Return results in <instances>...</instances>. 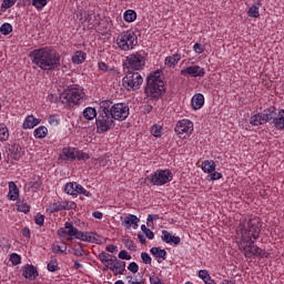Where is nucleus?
<instances>
[{"label": "nucleus", "mask_w": 284, "mask_h": 284, "mask_svg": "<svg viewBox=\"0 0 284 284\" xmlns=\"http://www.w3.org/2000/svg\"><path fill=\"white\" fill-rule=\"evenodd\" d=\"M182 57L181 53L176 52L172 55H168L164 59V65L166 68H176L179 65V61H181Z\"/></svg>", "instance_id": "nucleus-19"}, {"label": "nucleus", "mask_w": 284, "mask_h": 284, "mask_svg": "<svg viewBox=\"0 0 284 284\" xmlns=\"http://www.w3.org/2000/svg\"><path fill=\"white\" fill-rule=\"evenodd\" d=\"M0 32L4 37H8V34H10L12 32V24H10L8 22L2 23L0 27Z\"/></svg>", "instance_id": "nucleus-41"}, {"label": "nucleus", "mask_w": 284, "mask_h": 284, "mask_svg": "<svg viewBox=\"0 0 284 284\" xmlns=\"http://www.w3.org/2000/svg\"><path fill=\"white\" fill-rule=\"evenodd\" d=\"M126 247L128 250H130V252H135L136 251V244H134V241L129 240L126 242Z\"/></svg>", "instance_id": "nucleus-57"}, {"label": "nucleus", "mask_w": 284, "mask_h": 284, "mask_svg": "<svg viewBox=\"0 0 284 284\" xmlns=\"http://www.w3.org/2000/svg\"><path fill=\"white\" fill-rule=\"evenodd\" d=\"M10 262L12 263V265H21V255L12 253L10 255Z\"/></svg>", "instance_id": "nucleus-48"}, {"label": "nucleus", "mask_w": 284, "mask_h": 284, "mask_svg": "<svg viewBox=\"0 0 284 284\" xmlns=\"http://www.w3.org/2000/svg\"><path fill=\"white\" fill-rule=\"evenodd\" d=\"M89 159H90V154L75 149V160L88 161Z\"/></svg>", "instance_id": "nucleus-43"}, {"label": "nucleus", "mask_w": 284, "mask_h": 284, "mask_svg": "<svg viewBox=\"0 0 284 284\" xmlns=\"http://www.w3.org/2000/svg\"><path fill=\"white\" fill-rule=\"evenodd\" d=\"M85 97L83 90L79 88H68L60 94V103L63 105H79V101H81Z\"/></svg>", "instance_id": "nucleus-7"}, {"label": "nucleus", "mask_w": 284, "mask_h": 284, "mask_svg": "<svg viewBox=\"0 0 284 284\" xmlns=\"http://www.w3.org/2000/svg\"><path fill=\"white\" fill-rule=\"evenodd\" d=\"M193 52H195V54H203V52H205V44L196 42L193 45Z\"/></svg>", "instance_id": "nucleus-45"}, {"label": "nucleus", "mask_w": 284, "mask_h": 284, "mask_svg": "<svg viewBox=\"0 0 284 284\" xmlns=\"http://www.w3.org/2000/svg\"><path fill=\"white\" fill-rule=\"evenodd\" d=\"M41 123L40 119L34 118V115H28L22 124L23 130H32V128H37Z\"/></svg>", "instance_id": "nucleus-21"}, {"label": "nucleus", "mask_w": 284, "mask_h": 284, "mask_svg": "<svg viewBox=\"0 0 284 284\" xmlns=\"http://www.w3.org/2000/svg\"><path fill=\"white\" fill-rule=\"evenodd\" d=\"M146 181H149L151 185L161 187L174 181V174H172L170 169H158L155 172L148 175Z\"/></svg>", "instance_id": "nucleus-6"}, {"label": "nucleus", "mask_w": 284, "mask_h": 284, "mask_svg": "<svg viewBox=\"0 0 284 284\" xmlns=\"http://www.w3.org/2000/svg\"><path fill=\"white\" fill-rule=\"evenodd\" d=\"M33 136L36 139H45L48 136V128L45 125H40L33 131Z\"/></svg>", "instance_id": "nucleus-30"}, {"label": "nucleus", "mask_w": 284, "mask_h": 284, "mask_svg": "<svg viewBox=\"0 0 284 284\" xmlns=\"http://www.w3.org/2000/svg\"><path fill=\"white\" fill-rule=\"evenodd\" d=\"M110 256H112V255H110L106 252H102V253L99 254L98 258H99V261H101V263L103 265H105L108 262H110Z\"/></svg>", "instance_id": "nucleus-49"}, {"label": "nucleus", "mask_w": 284, "mask_h": 284, "mask_svg": "<svg viewBox=\"0 0 284 284\" xmlns=\"http://www.w3.org/2000/svg\"><path fill=\"white\" fill-rule=\"evenodd\" d=\"M174 132L179 139H190L194 132V122L183 119L176 122Z\"/></svg>", "instance_id": "nucleus-11"}, {"label": "nucleus", "mask_w": 284, "mask_h": 284, "mask_svg": "<svg viewBox=\"0 0 284 284\" xmlns=\"http://www.w3.org/2000/svg\"><path fill=\"white\" fill-rule=\"evenodd\" d=\"M272 120L276 130H284V110H280L278 113L275 111V115Z\"/></svg>", "instance_id": "nucleus-20"}, {"label": "nucleus", "mask_w": 284, "mask_h": 284, "mask_svg": "<svg viewBox=\"0 0 284 284\" xmlns=\"http://www.w3.org/2000/svg\"><path fill=\"white\" fill-rule=\"evenodd\" d=\"M60 232L62 234H67V236H74V239H78V241H83L85 243H101V236L97 233L92 232H81L74 225H72L70 222L64 223V227L60 229Z\"/></svg>", "instance_id": "nucleus-4"}, {"label": "nucleus", "mask_w": 284, "mask_h": 284, "mask_svg": "<svg viewBox=\"0 0 284 284\" xmlns=\"http://www.w3.org/2000/svg\"><path fill=\"white\" fill-rule=\"evenodd\" d=\"M236 234L240 236V250L245 258H270L267 251L255 245L261 236V220L254 217L241 221L236 227Z\"/></svg>", "instance_id": "nucleus-1"}, {"label": "nucleus", "mask_w": 284, "mask_h": 284, "mask_svg": "<svg viewBox=\"0 0 284 284\" xmlns=\"http://www.w3.org/2000/svg\"><path fill=\"white\" fill-rule=\"evenodd\" d=\"M18 212H23V214H29L30 212V204L26 201H18L17 202Z\"/></svg>", "instance_id": "nucleus-37"}, {"label": "nucleus", "mask_w": 284, "mask_h": 284, "mask_svg": "<svg viewBox=\"0 0 284 284\" xmlns=\"http://www.w3.org/2000/svg\"><path fill=\"white\" fill-rule=\"evenodd\" d=\"M128 270L129 272H132V274H136L139 272V264H136V262H131L128 265Z\"/></svg>", "instance_id": "nucleus-53"}, {"label": "nucleus", "mask_w": 284, "mask_h": 284, "mask_svg": "<svg viewBox=\"0 0 284 284\" xmlns=\"http://www.w3.org/2000/svg\"><path fill=\"white\" fill-rule=\"evenodd\" d=\"M140 222L141 220L136 215L130 214L123 219L122 225L126 230H130V227H132V230H139Z\"/></svg>", "instance_id": "nucleus-16"}, {"label": "nucleus", "mask_w": 284, "mask_h": 284, "mask_svg": "<svg viewBox=\"0 0 284 284\" xmlns=\"http://www.w3.org/2000/svg\"><path fill=\"white\" fill-rule=\"evenodd\" d=\"M222 284H236V281H234V280H223Z\"/></svg>", "instance_id": "nucleus-64"}, {"label": "nucleus", "mask_w": 284, "mask_h": 284, "mask_svg": "<svg viewBox=\"0 0 284 284\" xmlns=\"http://www.w3.org/2000/svg\"><path fill=\"white\" fill-rule=\"evenodd\" d=\"M138 239H139V241H140V243H141L142 245H145V243H146L145 235H143V234H138Z\"/></svg>", "instance_id": "nucleus-62"}, {"label": "nucleus", "mask_w": 284, "mask_h": 284, "mask_svg": "<svg viewBox=\"0 0 284 284\" xmlns=\"http://www.w3.org/2000/svg\"><path fill=\"white\" fill-rule=\"evenodd\" d=\"M191 105L192 108H203L205 105V97L202 93L193 95Z\"/></svg>", "instance_id": "nucleus-26"}, {"label": "nucleus", "mask_w": 284, "mask_h": 284, "mask_svg": "<svg viewBox=\"0 0 284 284\" xmlns=\"http://www.w3.org/2000/svg\"><path fill=\"white\" fill-rule=\"evenodd\" d=\"M141 260L144 263V265H152V257L146 252L141 253Z\"/></svg>", "instance_id": "nucleus-50"}, {"label": "nucleus", "mask_w": 284, "mask_h": 284, "mask_svg": "<svg viewBox=\"0 0 284 284\" xmlns=\"http://www.w3.org/2000/svg\"><path fill=\"white\" fill-rule=\"evenodd\" d=\"M75 153H77V149L64 148V149H62V152H61V159H63V161H74Z\"/></svg>", "instance_id": "nucleus-23"}, {"label": "nucleus", "mask_w": 284, "mask_h": 284, "mask_svg": "<svg viewBox=\"0 0 284 284\" xmlns=\"http://www.w3.org/2000/svg\"><path fill=\"white\" fill-rule=\"evenodd\" d=\"M8 199L9 201H17V199H19V187L14 182H9Z\"/></svg>", "instance_id": "nucleus-24"}, {"label": "nucleus", "mask_w": 284, "mask_h": 284, "mask_svg": "<svg viewBox=\"0 0 284 284\" xmlns=\"http://www.w3.org/2000/svg\"><path fill=\"white\" fill-rule=\"evenodd\" d=\"M106 252H110L111 254H114L116 252V245L110 244L106 246Z\"/></svg>", "instance_id": "nucleus-60"}, {"label": "nucleus", "mask_w": 284, "mask_h": 284, "mask_svg": "<svg viewBox=\"0 0 284 284\" xmlns=\"http://www.w3.org/2000/svg\"><path fill=\"white\" fill-rule=\"evenodd\" d=\"M144 92L149 99H161L165 93V81L161 70L151 72L146 78V87Z\"/></svg>", "instance_id": "nucleus-3"}, {"label": "nucleus", "mask_w": 284, "mask_h": 284, "mask_svg": "<svg viewBox=\"0 0 284 284\" xmlns=\"http://www.w3.org/2000/svg\"><path fill=\"white\" fill-rule=\"evenodd\" d=\"M247 14L252 19H258V17H261V13H258V6H256V4L251 6L247 11Z\"/></svg>", "instance_id": "nucleus-39"}, {"label": "nucleus", "mask_w": 284, "mask_h": 284, "mask_svg": "<svg viewBox=\"0 0 284 284\" xmlns=\"http://www.w3.org/2000/svg\"><path fill=\"white\" fill-rule=\"evenodd\" d=\"M22 276L26 277L28 281H34L37 276H39V271L34 265L27 264L22 268Z\"/></svg>", "instance_id": "nucleus-18"}, {"label": "nucleus", "mask_w": 284, "mask_h": 284, "mask_svg": "<svg viewBox=\"0 0 284 284\" xmlns=\"http://www.w3.org/2000/svg\"><path fill=\"white\" fill-rule=\"evenodd\" d=\"M122 85L129 92H134L143 85V77L139 72L128 71V74L122 79Z\"/></svg>", "instance_id": "nucleus-9"}, {"label": "nucleus", "mask_w": 284, "mask_h": 284, "mask_svg": "<svg viewBox=\"0 0 284 284\" xmlns=\"http://www.w3.org/2000/svg\"><path fill=\"white\" fill-rule=\"evenodd\" d=\"M119 258H121L122 261H132V255H130V254L128 253V251L122 250V251L119 253Z\"/></svg>", "instance_id": "nucleus-52"}, {"label": "nucleus", "mask_w": 284, "mask_h": 284, "mask_svg": "<svg viewBox=\"0 0 284 284\" xmlns=\"http://www.w3.org/2000/svg\"><path fill=\"white\" fill-rule=\"evenodd\" d=\"M48 1L50 0H32L31 6H33V8H36L37 10H42L43 8H45V6H48Z\"/></svg>", "instance_id": "nucleus-40"}, {"label": "nucleus", "mask_w": 284, "mask_h": 284, "mask_svg": "<svg viewBox=\"0 0 284 284\" xmlns=\"http://www.w3.org/2000/svg\"><path fill=\"white\" fill-rule=\"evenodd\" d=\"M114 43L118 50L130 52V50H134L139 45V37H136L134 31H122L116 36Z\"/></svg>", "instance_id": "nucleus-5"}, {"label": "nucleus", "mask_w": 284, "mask_h": 284, "mask_svg": "<svg viewBox=\"0 0 284 284\" xmlns=\"http://www.w3.org/2000/svg\"><path fill=\"white\" fill-rule=\"evenodd\" d=\"M85 58H87L85 52H83V51H75V53L71 58V61L75 65H81V63H83V61H85Z\"/></svg>", "instance_id": "nucleus-28"}, {"label": "nucleus", "mask_w": 284, "mask_h": 284, "mask_svg": "<svg viewBox=\"0 0 284 284\" xmlns=\"http://www.w3.org/2000/svg\"><path fill=\"white\" fill-rule=\"evenodd\" d=\"M223 179V173L219 171H213L206 176V181H221Z\"/></svg>", "instance_id": "nucleus-42"}, {"label": "nucleus", "mask_w": 284, "mask_h": 284, "mask_svg": "<svg viewBox=\"0 0 284 284\" xmlns=\"http://www.w3.org/2000/svg\"><path fill=\"white\" fill-rule=\"evenodd\" d=\"M34 221H36V225L43 227V224L45 223V215L38 213L34 217Z\"/></svg>", "instance_id": "nucleus-47"}, {"label": "nucleus", "mask_w": 284, "mask_h": 284, "mask_svg": "<svg viewBox=\"0 0 284 284\" xmlns=\"http://www.w3.org/2000/svg\"><path fill=\"white\" fill-rule=\"evenodd\" d=\"M150 253L152 254V256H154V258H162V261H165L168 258V251L161 247L154 246L150 250Z\"/></svg>", "instance_id": "nucleus-27"}, {"label": "nucleus", "mask_w": 284, "mask_h": 284, "mask_svg": "<svg viewBox=\"0 0 284 284\" xmlns=\"http://www.w3.org/2000/svg\"><path fill=\"white\" fill-rule=\"evenodd\" d=\"M22 235L26 236V239H30V229H23Z\"/></svg>", "instance_id": "nucleus-63"}, {"label": "nucleus", "mask_w": 284, "mask_h": 284, "mask_svg": "<svg viewBox=\"0 0 284 284\" xmlns=\"http://www.w3.org/2000/svg\"><path fill=\"white\" fill-rule=\"evenodd\" d=\"M57 212H63V206L61 202H53L47 207L48 214H57Z\"/></svg>", "instance_id": "nucleus-29"}, {"label": "nucleus", "mask_w": 284, "mask_h": 284, "mask_svg": "<svg viewBox=\"0 0 284 284\" xmlns=\"http://www.w3.org/2000/svg\"><path fill=\"white\" fill-rule=\"evenodd\" d=\"M17 3V0H3L1 3V9L2 10H10Z\"/></svg>", "instance_id": "nucleus-46"}, {"label": "nucleus", "mask_w": 284, "mask_h": 284, "mask_svg": "<svg viewBox=\"0 0 284 284\" xmlns=\"http://www.w3.org/2000/svg\"><path fill=\"white\" fill-rule=\"evenodd\" d=\"M197 276L201 278V281H203L204 284H216V281L212 278L207 270H200Z\"/></svg>", "instance_id": "nucleus-25"}, {"label": "nucleus", "mask_w": 284, "mask_h": 284, "mask_svg": "<svg viewBox=\"0 0 284 284\" xmlns=\"http://www.w3.org/2000/svg\"><path fill=\"white\" fill-rule=\"evenodd\" d=\"M111 272L118 276V274L123 275V272H125V262H116L115 266L111 267Z\"/></svg>", "instance_id": "nucleus-35"}, {"label": "nucleus", "mask_w": 284, "mask_h": 284, "mask_svg": "<svg viewBox=\"0 0 284 284\" xmlns=\"http://www.w3.org/2000/svg\"><path fill=\"white\" fill-rule=\"evenodd\" d=\"M144 234H145L146 239H149L150 241L154 240V232H152V230H150V229L146 230L144 232Z\"/></svg>", "instance_id": "nucleus-59"}, {"label": "nucleus", "mask_w": 284, "mask_h": 284, "mask_svg": "<svg viewBox=\"0 0 284 284\" xmlns=\"http://www.w3.org/2000/svg\"><path fill=\"white\" fill-rule=\"evenodd\" d=\"M48 101H50V103H57V101H59V97L51 93L48 95Z\"/></svg>", "instance_id": "nucleus-58"}, {"label": "nucleus", "mask_w": 284, "mask_h": 284, "mask_svg": "<svg viewBox=\"0 0 284 284\" xmlns=\"http://www.w3.org/2000/svg\"><path fill=\"white\" fill-rule=\"evenodd\" d=\"M116 257L110 258L109 262H106L104 265L108 267V270H112V267L116 266L115 264Z\"/></svg>", "instance_id": "nucleus-56"}, {"label": "nucleus", "mask_w": 284, "mask_h": 284, "mask_svg": "<svg viewBox=\"0 0 284 284\" xmlns=\"http://www.w3.org/2000/svg\"><path fill=\"white\" fill-rule=\"evenodd\" d=\"M181 74L182 77H192L193 79H196L199 77L203 78L205 77V69H203L201 65L193 64L182 69Z\"/></svg>", "instance_id": "nucleus-14"}, {"label": "nucleus", "mask_w": 284, "mask_h": 284, "mask_svg": "<svg viewBox=\"0 0 284 284\" xmlns=\"http://www.w3.org/2000/svg\"><path fill=\"white\" fill-rule=\"evenodd\" d=\"M29 58L33 65L44 71L57 70L61 65V54L48 47L31 51Z\"/></svg>", "instance_id": "nucleus-2"}, {"label": "nucleus", "mask_w": 284, "mask_h": 284, "mask_svg": "<svg viewBox=\"0 0 284 284\" xmlns=\"http://www.w3.org/2000/svg\"><path fill=\"white\" fill-rule=\"evenodd\" d=\"M161 240L163 243H166L168 245H180L181 244V237L172 235L169 231L163 230Z\"/></svg>", "instance_id": "nucleus-17"}, {"label": "nucleus", "mask_w": 284, "mask_h": 284, "mask_svg": "<svg viewBox=\"0 0 284 284\" xmlns=\"http://www.w3.org/2000/svg\"><path fill=\"white\" fill-rule=\"evenodd\" d=\"M151 134L152 136H155V139H161V136H163V126H161V124L152 125Z\"/></svg>", "instance_id": "nucleus-36"}, {"label": "nucleus", "mask_w": 284, "mask_h": 284, "mask_svg": "<svg viewBox=\"0 0 284 284\" xmlns=\"http://www.w3.org/2000/svg\"><path fill=\"white\" fill-rule=\"evenodd\" d=\"M10 139V130H8V126L6 124L0 123V141L1 143H4V141H8Z\"/></svg>", "instance_id": "nucleus-31"}, {"label": "nucleus", "mask_w": 284, "mask_h": 284, "mask_svg": "<svg viewBox=\"0 0 284 284\" xmlns=\"http://www.w3.org/2000/svg\"><path fill=\"white\" fill-rule=\"evenodd\" d=\"M95 125L98 134H103L114 126V120L110 115V109H103L102 113L95 120Z\"/></svg>", "instance_id": "nucleus-10"}, {"label": "nucleus", "mask_w": 284, "mask_h": 284, "mask_svg": "<svg viewBox=\"0 0 284 284\" xmlns=\"http://www.w3.org/2000/svg\"><path fill=\"white\" fill-rule=\"evenodd\" d=\"M109 114L113 121H125L130 116V108H111Z\"/></svg>", "instance_id": "nucleus-15"}, {"label": "nucleus", "mask_w": 284, "mask_h": 284, "mask_svg": "<svg viewBox=\"0 0 284 284\" xmlns=\"http://www.w3.org/2000/svg\"><path fill=\"white\" fill-rule=\"evenodd\" d=\"M123 19L126 23H134V21H136V11L132 9L126 10L123 14Z\"/></svg>", "instance_id": "nucleus-32"}, {"label": "nucleus", "mask_w": 284, "mask_h": 284, "mask_svg": "<svg viewBox=\"0 0 284 284\" xmlns=\"http://www.w3.org/2000/svg\"><path fill=\"white\" fill-rule=\"evenodd\" d=\"M92 216L94 217V219H103V213L102 212H99V211H95V212H93L92 213Z\"/></svg>", "instance_id": "nucleus-61"}, {"label": "nucleus", "mask_w": 284, "mask_h": 284, "mask_svg": "<svg viewBox=\"0 0 284 284\" xmlns=\"http://www.w3.org/2000/svg\"><path fill=\"white\" fill-rule=\"evenodd\" d=\"M201 168L204 174H212V172L216 171V162L214 160H205L202 162Z\"/></svg>", "instance_id": "nucleus-22"}, {"label": "nucleus", "mask_w": 284, "mask_h": 284, "mask_svg": "<svg viewBox=\"0 0 284 284\" xmlns=\"http://www.w3.org/2000/svg\"><path fill=\"white\" fill-rule=\"evenodd\" d=\"M98 69L101 70V72H108L109 74H116V68L108 67V64L103 61L98 63Z\"/></svg>", "instance_id": "nucleus-33"}, {"label": "nucleus", "mask_w": 284, "mask_h": 284, "mask_svg": "<svg viewBox=\"0 0 284 284\" xmlns=\"http://www.w3.org/2000/svg\"><path fill=\"white\" fill-rule=\"evenodd\" d=\"M49 123L50 125H53L54 128H57V125H59V118L57 115H50Z\"/></svg>", "instance_id": "nucleus-55"}, {"label": "nucleus", "mask_w": 284, "mask_h": 284, "mask_svg": "<svg viewBox=\"0 0 284 284\" xmlns=\"http://www.w3.org/2000/svg\"><path fill=\"white\" fill-rule=\"evenodd\" d=\"M48 272H57L59 271V262L57 261V257H51L50 262L47 265Z\"/></svg>", "instance_id": "nucleus-38"}, {"label": "nucleus", "mask_w": 284, "mask_h": 284, "mask_svg": "<svg viewBox=\"0 0 284 284\" xmlns=\"http://www.w3.org/2000/svg\"><path fill=\"white\" fill-rule=\"evenodd\" d=\"M123 65L128 72H139L145 68V57L135 51L125 58Z\"/></svg>", "instance_id": "nucleus-8"}, {"label": "nucleus", "mask_w": 284, "mask_h": 284, "mask_svg": "<svg viewBox=\"0 0 284 284\" xmlns=\"http://www.w3.org/2000/svg\"><path fill=\"white\" fill-rule=\"evenodd\" d=\"M154 221H159V214H149L146 217V225L150 226V223H154Z\"/></svg>", "instance_id": "nucleus-54"}, {"label": "nucleus", "mask_w": 284, "mask_h": 284, "mask_svg": "<svg viewBox=\"0 0 284 284\" xmlns=\"http://www.w3.org/2000/svg\"><path fill=\"white\" fill-rule=\"evenodd\" d=\"M64 193L68 194L69 196H77L79 194H83V196H87L90 199L92 196V193L90 191L85 190L83 185L77 183V182H69L64 185Z\"/></svg>", "instance_id": "nucleus-13"}, {"label": "nucleus", "mask_w": 284, "mask_h": 284, "mask_svg": "<svg viewBox=\"0 0 284 284\" xmlns=\"http://www.w3.org/2000/svg\"><path fill=\"white\" fill-rule=\"evenodd\" d=\"M276 116V109H265L263 112L251 116V125H264L267 121H272Z\"/></svg>", "instance_id": "nucleus-12"}, {"label": "nucleus", "mask_w": 284, "mask_h": 284, "mask_svg": "<svg viewBox=\"0 0 284 284\" xmlns=\"http://www.w3.org/2000/svg\"><path fill=\"white\" fill-rule=\"evenodd\" d=\"M61 203L63 211L77 210V204L72 201H62Z\"/></svg>", "instance_id": "nucleus-44"}, {"label": "nucleus", "mask_w": 284, "mask_h": 284, "mask_svg": "<svg viewBox=\"0 0 284 284\" xmlns=\"http://www.w3.org/2000/svg\"><path fill=\"white\" fill-rule=\"evenodd\" d=\"M116 105H122L123 108V103L112 104V101L110 100H105L100 103V108H116Z\"/></svg>", "instance_id": "nucleus-51"}, {"label": "nucleus", "mask_w": 284, "mask_h": 284, "mask_svg": "<svg viewBox=\"0 0 284 284\" xmlns=\"http://www.w3.org/2000/svg\"><path fill=\"white\" fill-rule=\"evenodd\" d=\"M83 116L87 121H92V119H97V109L95 108H85L83 110Z\"/></svg>", "instance_id": "nucleus-34"}]
</instances>
